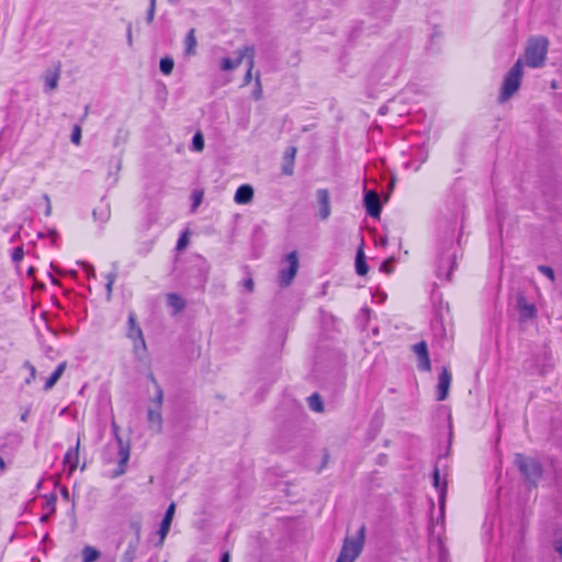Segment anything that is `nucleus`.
I'll use <instances>...</instances> for the list:
<instances>
[{
  "label": "nucleus",
  "mask_w": 562,
  "mask_h": 562,
  "mask_svg": "<svg viewBox=\"0 0 562 562\" xmlns=\"http://www.w3.org/2000/svg\"><path fill=\"white\" fill-rule=\"evenodd\" d=\"M192 147L195 151H202L204 149V138L202 133L198 132L194 134L192 139Z\"/></svg>",
  "instance_id": "27"
},
{
  "label": "nucleus",
  "mask_w": 562,
  "mask_h": 562,
  "mask_svg": "<svg viewBox=\"0 0 562 562\" xmlns=\"http://www.w3.org/2000/svg\"><path fill=\"white\" fill-rule=\"evenodd\" d=\"M383 269H384L386 272H390V271H391L390 262H389V261H385V262L383 263Z\"/></svg>",
  "instance_id": "43"
},
{
  "label": "nucleus",
  "mask_w": 562,
  "mask_h": 562,
  "mask_svg": "<svg viewBox=\"0 0 562 562\" xmlns=\"http://www.w3.org/2000/svg\"><path fill=\"white\" fill-rule=\"evenodd\" d=\"M127 42H128L130 46L133 45V35H132V29L131 27H128V31H127Z\"/></svg>",
  "instance_id": "38"
},
{
  "label": "nucleus",
  "mask_w": 562,
  "mask_h": 562,
  "mask_svg": "<svg viewBox=\"0 0 562 562\" xmlns=\"http://www.w3.org/2000/svg\"><path fill=\"white\" fill-rule=\"evenodd\" d=\"M356 270L360 276H366L369 271L368 265L366 263V257L362 247L358 249L356 258Z\"/></svg>",
  "instance_id": "21"
},
{
  "label": "nucleus",
  "mask_w": 562,
  "mask_h": 562,
  "mask_svg": "<svg viewBox=\"0 0 562 562\" xmlns=\"http://www.w3.org/2000/svg\"><path fill=\"white\" fill-rule=\"evenodd\" d=\"M451 374L447 369H443L440 376H439V383H438V401H443L447 398L449 393V387L451 384Z\"/></svg>",
  "instance_id": "15"
},
{
  "label": "nucleus",
  "mask_w": 562,
  "mask_h": 562,
  "mask_svg": "<svg viewBox=\"0 0 562 562\" xmlns=\"http://www.w3.org/2000/svg\"><path fill=\"white\" fill-rule=\"evenodd\" d=\"M167 304L170 306L176 313L180 312L184 307V301L177 294L170 293L167 295Z\"/></svg>",
  "instance_id": "22"
},
{
  "label": "nucleus",
  "mask_w": 562,
  "mask_h": 562,
  "mask_svg": "<svg viewBox=\"0 0 562 562\" xmlns=\"http://www.w3.org/2000/svg\"><path fill=\"white\" fill-rule=\"evenodd\" d=\"M366 539L364 527H361L356 535L347 537L344 541L337 562H355L361 554Z\"/></svg>",
  "instance_id": "3"
},
{
  "label": "nucleus",
  "mask_w": 562,
  "mask_h": 562,
  "mask_svg": "<svg viewBox=\"0 0 562 562\" xmlns=\"http://www.w3.org/2000/svg\"><path fill=\"white\" fill-rule=\"evenodd\" d=\"M284 172L288 173V175H291L292 173V167L284 168Z\"/></svg>",
  "instance_id": "45"
},
{
  "label": "nucleus",
  "mask_w": 562,
  "mask_h": 562,
  "mask_svg": "<svg viewBox=\"0 0 562 562\" xmlns=\"http://www.w3.org/2000/svg\"><path fill=\"white\" fill-rule=\"evenodd\" d=\"M538 269L541 273H543L546 277H548L551 281L555 280L554 271L550 267L539 266Z\"/></svg>",
  "instance_id": "29"
},
{
  "label": "nucleus",
  "mask_w": 562,
  "mask_h": 562,
  "mask_svg": "<svg viewBox=\"0 0 562 562\" xmlns=\"http://www.w3.org/2000/svg\"><path fill=\"white\" fill-rule=\"evenodd\" d=\"M434 480H435V485L438 486V484H439V472H438V470L435 471Z\"/></svg>",
  "instance_id": "41"
},
{
  "label": "nucleus",
  "mask_w": 562,
  "mask_h": 562,
  "mask_svg": "<svg viewBox=\"0 0 562 562\" xmlns=\"http://www.w3.org/2000/svg\"><path fill=\"white\" fill-rule=\"evenodd\" d=\"M515 463L519 468L520 472L531 482H536L542 474V469L539 462L532 458L517 454Z\"/></svg>",
  "instance_id": "6"
},
{
  "label": "nucleus",
  "mask_w": 562,
  "mask_h": 562,
  "mask_svg": "<svg viewBox=\"0 0 562 562\" xmlns=\"http://www.w3.org/2000/svg\"><path fill=\"white\" fill-rule=\"evenodd\" d=\"M188 243H189V237H188V232H186L178 240V245H177L178 249L186 248Z\"/></svg>",
  "instance_id": "32"
},
{
  "label": "nucleus",
  "mask_w": 562,
  "mask_h": 562,
  "mask_svg": "<svg viewBox=\"0 0 562 562\" xmlns=\"http://www.w3.org/2000/svg\"><path fill=\"white\" fill-rule=\"evenodd\" d=\"M175 512H176V505L173 503H171L170 506L168 507V509L165 514V517L161 521V525H160V529H159L160 543H162L165 541V538L167 537V535L170 530V526H171V522H172V519L175 516Z\"/></svg>",
  "instance_id": "13"
},
{
  "label": "nucleus",
  "mask_w": 562,
  "mask_h": 562,
  "mask_svg": "<svg viewBox=\"0 0 562 562\" xmlns=\"http://www.w3.org/2000/svg\"><path fill=\"white\" fill-rule=\"evenodd\" d=\"M26 367H27V369H29V371H30V378H29V379H26V383H29V384H30V383H31L33 380H35V378H36V369H35V367H34V366H32V364H30V363H26Z\"/></svg>",
  "instance_id": "34"
},
{
  "label": "nucleus",
  "mask_w": 562,
  "mask_h": 562,
  "mask_svg": "<svg viewBox=\"0 0 562 562\" xmlns=\"http://www.w3.org/2000/svg\"><path fill=\"white\" fill-rule=\"evenodd\" d=\"M71 142L75 144V145H80V142H81V127L76 125L74 126L72 128V133H71Z\"/></svg>",
  "instance_id": "28"
},
{
  "label": "nucleus",
  "mask_w": 562,
  "mask_h": 562,
  "mask_svg": "<svg viewBox=\"0 0 562 562\" xmlns=\"http://www.w3.org/2000/svg\"><path fill=\"white\" fill-rule=\"evenodd\" d=\"M413 350L418 357V368L423 371H430L431 364L426 342L422 341L414 345Z\"/></svg>",
  "instance_id": "10"
},
{
  "label": "nucleus",
  "mask_w": 562,
  "mask_h": 562,
  "mask_svg": "<svg viewBox=\"0 0 562 562\" xmlns=\"http://www.w3.org/2000/svg\"><path fill=\"white\" fill-rule=\"evenodd\" d=\"M251 55H254V49L250 47H245V48L238 50L236 53L235 57L223 58L221 60V68H222V70H225V71L234 70L240 66V64L243 63V59L245 57L248 58V57H251Z\"/></svg>",
  "instance_id": "8"
},
{
  "label": "nucleus",
  "mask_w": 562,
  "mask_h": 562,
  "mask_svg": "<svg viewBox=\"0 0 562 562\" xmlns=\"http://www.w3.org/2000/svg\"><path fill=\"white\" fill-rule=\"evenodd\" d=\"M161 409L162 408H157V407H151V406H148V408H147V420H148L149 428H150V430H153L157 434L162 431L164 419H162Z\"/></svg>",
  "instance_id": "9"
},
{
  "label": "nucleus",
  "mask_w": 562,
  "mask_h": 562,
  "mask_svg": "<svg viewBox=\"0 0 562 562\" xmlns=\"http://www.w3.org/2000/svg\"><path fill=\"white\" fill-rule=\"evenodd\" d=\"M221 562H229V553L226 552L222 555Z\"/></svg>",
  "instance_id": "40"
},
{
  "label": "nucleus",
  "mask_w": 562,
  "mask_h": 562,
  "mask_svg": "<svg viewBox=\"0 0 562 562\" xmlns=\"http://www.w3.org/2000/svg\"><path fill=\"white\" fill-rule=\"evenodd\" d=\"M248 71L245 76V83H249L252 78V67H254V55L251 57H248Z\"/></svg>",
  "instance_id": "30"
},
{
  "label": "nucleus",
  "mask_w": 562,
  "mask_h": 562,
  "mask_svg": "<svg viewBox=\"0 0 562 562\" xmlns=\"http://www.w3.org/2000/svg\"><path fill=\"white\" fill-rule=\"evenodd\" d=\"M549 40L544 36H532L527 41L522 59V66L526 65L530 68H541L547 60L549 49Z\"/></svg>",
  "instance_id": "1"
},
{
  "label": "nucleus",
  "mask_w": 562,
  "mask_h": 562,
  "mask_svg": "<svg viewBox=\"0 0 562 562\" xmlns=\"http://www.w3.org/2000/svg\"><path fill=\"white\" fill-rule=\"evenodd\" d=\"M201 200H202V193L195 194L193 209H196L200 205Z\"/></svg>",
  "instance_id": "37"
},
{
  "label": "nucleus",
  "mask_w": 562,
  "mask_h": 562,
  "mask_svg": "<svg viewBox=\"0 0 562 562\" xmlns=\"http://www.w3.org/2000/svg\"><path fill=\"white\" fill-rule=\"evenodd\" d=\"M518 310L524 319L533 318L536 316V307L528 303L524 297L518 300Z\"/></svg>",
  "instance_id": "18"
},
{
  "label": "nucleus",
  "mask_w": 562,
  "mask_h": 562,
  "mask_svg": "<svg viewBox=\"0 0 562 562\" xmlns=\"http://www.w3.org/2000/svg\"><path fill=\"white\" fill-rule=\"evenodd\" d=\"M79 448L80 439L77 440L75 449H69L65 454L64 462L69 468V473H72L79 464Z\"/></svg>",
  "instance_id": "16"
},
{
  "label": "nucleus",
  "mask_w": 562,
  "mask_h": 562,
  "mask_svg": "<svg viewBox=\"0 0 562 562\" xmlns=\"http://www.w3.org/2000/svg\"><path fill=\"white\" fill-rule=\"evenodd\" d=\"M295 153H296V149L294 147H292V148L289 149V151L286 154L290 157V159L293 160L294 156H295Z\"/></svg>",
  "instance_id": "39"
},
{
  "label": "nucleus",
  "mask_w": 562,
  "mask_h": 562,
  "mask_svg": "<svg viewBox=\"0 0 562 562\" xmlns=\"http://www.w3.org/2000/svg\"><path fill=\"white\" fill-rule=\"evenodd\" d=\"M126 336L132 341L133 351L136 358L139 360L144 359L147 353V346L144 339L143 330L137 324L135 313H130L128 315V327Z\"/></svg>",
  "instance_id": "5"
},
{
  "label": "nucleus",
  "mask_w": 562,
  "mask_h": 562,
  "mask_svg": "<svg viewBox=\"0 0 562 562\" xmlns=\"http://www.w3.org/2000/svg\"><path fill=\"white\" fill-rule=\"evenodd\" d=\"M194 30H190L184 38L186 54L188 56H193L196 54L198 42L195 38Z\"/></svg>",
  "instance_id": "20"
},
{
  "label": "nucleus",
  "mask_w": 562,
  "mask_h": 562,
  "mask_svg": "<svg viewBox=\"0 0 562 562\" xmlns=\"http://www.w3.org/2000/svg\"><path fill=\"white\" fill-rule=\"evenodd\" d=\"M112 285H113V281H110L108 284H106V289H108V293L110 294L111 291H112Z\"/></svg>",
  "instance_id": "44"
},
{
  "label": "nucleus",
  "mask_w": 562,
  "mask_h": 562,
  "mask_svg": "<svg viewBox=\"0 0 562 562\" xmlns=\"http://www.w3.org/2000/svg\"><path fill=\"white\" fill-rule=\"evenodd\" d=\"M44 86L47 92L55 90L58 86L59 75L55 70L47 71L44 75Z\"/></svg>",
  "instance_id": "19"
},
{
  "label": "nucleus",
  "mask_w": 562,
  "mask_h": 562,
  "mask_svg": "<svg viewBox=\"0 0 562 562\" xmlns=\"http://www.w3.org/2000/svg\"><path fill=\"white\" fill-rule=\"evenodd\" d=\"M12 257H13V260H15V261L21 260L22 257H23L22 248H15L14 251H13V256Z\"/></svg>",
  "instance_id": "35"
},
{
  "label": "nucleus",
  "mask_w": 562,
  "mask_h": 562,
  "mask_svg": "<svg viewBox=\"0 0 562 562\" xmlns=\"http://www.w3.org/2000/svg\"><path fill=\"white\" fill-rule=\"evenodd\" d=\"M255 195L254 188L250 184H243L237 188L235 195H234V202L237 204H249Z\"/></svg>",
  "instance_id": "11"
},
{
  "label": "nucleus",
  "mask_w": 562,
  "mask_h": 562,
  "mask_svg": "<svg viewBox=\"0 0 562 562\" xmlns=\"http://www.w3.org/2000/svg\"><path fill=\"white\" fill-rule=\"evenodd\" d=\"M316 215L321 220H327L330 216V194L327 189H318L315 193Z\"/></svg>",
  "instance_id": "7"
},
{
  "label": "nucleus",
  "mask_w": 562,
  "mask_h": 562,
  "mask_svg": "<svg viewBox=\"0 0 562 562\" xmlns=\"http://www.w3.org/2000/svg\"><path fill=\"white\" fill-rule=\"evenodd\" d=\"M66 369V362H63L60 363L57 369L55 370V372L50 375V378L46 381V384H45V389L46 390H49L52 389L56 383L57 381L60 379V376L63 375L64 371Z\"/></svg>",
  "instance_id": "23"
},
{
  "label": "nucleus",
  "mask_w": 562,
  "mask_h": 562,
  "mask_svg": "<svg viewBox=\"0 0 562 562\" xmlns=\"http://www.w3.org/2000/svg\"><path fill=\"white\" fill-rule=\"evenodd\" d=\"M364 203L368 213L372 217H379L381 212L380 200L374 191H369L364 196Z\"/></svg>",
  "instance_id": "12"
},
{
  "label": "nucleus",
  "mask_w": 562,
  "mask_h": 562,
  "mask_svg": "<svg viewBox=\"0 0 562 562\" xmlns=\"http://www.w3.org/2000/svg\"><path fill=\"white\" fill-rule=\"evenodd\" d=\"M46 519H47V515H44V516L42 517V520H46Z\"/></svg>",
  "instance_id": "46"
},
{
  "label": "nucleus",
  "mask_w": 562,
  "mask_h": 562,
  "mask_svg": "<svg viewBox=\"0 0 562 562\" xmlns=\"http://www.w3.org/2000/svg\"><path fill=\"white\" fill-rule=\"evenodd\" d=\"M522 76V59L518 58L503 79L501 93L498 97V101L501 103H504L507 100H509L519 90Z\"/></svg>",
  "instance_id": "2"
},
{
  "label": "nucleus",
  "mask_w": 562,
  "mask_h": 562,
  "mask_svg": "<svg viewBox=\"0 0 562 562\" xmlns=\"http://www.w3.org/2000/svg\"><path fill=\"white\" fill-rule=\"evenodd\" d=\"M151 383H153V387H154V391L150 395V400H149V405L148 406H151V407H157V408H162V404H164V391L161 389V386L159 385V383L157 382V380L150 375L149 376Z\"/></svg>",
  "instance_id": "14"
},
{
  "label": "nucleus",
  "mask_w": 562,
  "mask_h": 562,
  "mask_svg": "<svg viewBox=\"0 0 562 562\" xmlns=\"http://www.w3.org/2000/svg\"><path fill=\"white\" fill-rule=\"evenodd\" d=\"M553 548L555 552L562 558V533L554 540Z\"/></svg>",
  "instance_id": "33"
},
{
  "label": "nucleus",
  "mask_w": 562,
  "mask_h": 562,
  "mask_svg": "<svg viewBox=\"0 0 562 562\" xmlns=\"http://www.w3.org/2000/svg\"><path fill=\"white\" fill-rule=\"evenodd\" d=\"M117 442H119V457H120L121 469L116 473V475H121L124 473V471H125L124 467L126 465V463L130 459V446L127 443H125L121 438H117Z\"/></svg>",
  "instance_id": "17"
},
{
  "label": "nucleus",
  "mask_w": 562,
  "mask_h": 562,
  "mask_svg": "<svg viewBox=\"0 0 562 562\" xmlns=\"http://www.w3.org/2000/svg\"><path fill=\"white\" fill-rule=\"evenodd\" d=\"M156 1L157 0H150V7H149L147 18H146L147 23H149V24L154 21L155 10H156Z\"/></svg>",
  "instance_id": "31"
},
{
  "label": "nucleus",
  "mask_w": 562,
  "mask_h": 562,
  "mask_svg": "<svg viewBox=\"0 0 562 562\" xmlns=\"http://www.w3.org/2000/svg\"><path fill=\"white\" fill-rule=\"evenodd\" d=\"M308 407L316 413H322L324 411L323 401L319 395L313 394L308 397Z\"/></svg>",
  "instance_id": "25"
},
{
  "label": "nucleus",
  "mask_w": 562,
  "mask_h": 562,
  "mask_svg": "<svg viewBox=\"0 0 562 562\" xmlns=\"http://www.w3.org/2000/svg\"><path fill=\"white\" fill-rule=\"evenodd\" d=\"M300 267L297 252L291 251L286 254L280 261L279 269V284L282 288H288L297 274Z\"/></svg>",
  "instance_id": "4"
},
{
  "label": "nucleus",
  "mask_w": 562,
  "mask_h": 562,
  "mask_svg": "<svg viewBox=\"0 0 562 562\" xmlns=\"http://www.w3.org/2000/svg\"><path fill=\"white\" fill-rule=\"evenodd\" d=\"M5 469V462L3 458L0 457V472H2Z\"/></svg>",
  "instance_id": "42"
},
{
  "label": "nucleus",
  "mask_w": 562,
  "mask_h": 562,
  "mask_svg": "<svg viewBox=\"0 0 562 562\" xmlns=\"http://www.w3.org/2000/svg\"><path fill=\"white\" fill-rule=\"evenodd\" d=\"M244 286L248 292H251L254 290L255 283L252 279H247L244 281Z\"/></svg>",
  "instance_id": "36"
},
{
  "label": "nucleus",
  "mask_w": 562,
  "mask_h": 562,
  "mask_svg": "<svg viewBox=\"0 0 562 562\" xmlns=\"http://www.w3.org/2000/svg\"><path fill=\"white\" fill-rule=\"evenodd\" d=\"M173 67L175 63L171 57H164L160 59L159 68L164 75L169 76L173 70Z\"/></svg>",
  "instance_id": "26"
},
{
  "label": "nucleus",
  "mask_w": 562,
  "mask_h": 562,
  "mask_svg": "<svg viewBox=\"0 0 562 562\" xmlns=\"http://www.w3.org/2000/svg\"><path fill=\"white\" fill-rule=\"evenodd\" d=\"M99 557L100 552L93 547L87 546L82 550V562H94Z\"/></svg>",
  "instance_id": "24"
}]
</instances>
